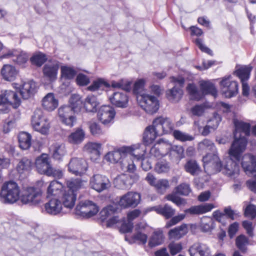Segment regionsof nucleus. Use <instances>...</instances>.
I'll use <instances>...</instances> for the list:
<instances>
[{
  "label": "nucleus",
  "mask_w": 256,
  "mask_h": 256,
  "mask_svg": "<svg viewBox=\"0 0 256 256\" xmlns=\"http://www.w3.org/2000/svg\"><path fill=\"white\" fill-rule=\"evenodd\" d=\"M186 90L190 96V99L199 100L202 98V95L195 84H188L186 87Z\"/></svg>",
  "instance_id": "nucleus-51"
},
{
  "label": "nucleus",
  "mask_w": 256,
  "mask_h": 256,
  "mask_svg": "<svg viewBox=\"0 0 256 256\" xmlns=\"http://www.w3.org/2000/svg\"><path fill=\"white\" fill-rule=\"evenodd\" d=\"M245 216L254 219L256 216V206L253 204L248 205L244 210Z\"/></svg>",
  "instance_id": "nucleus-64"
},
{
  "label": "nucleus",
  "mask_w": 256,
  "mask_h": 256,
  "mask_svg": "<svg viewBox=\"0 0 256 256\" xmlns=\"http://www.w3.org/2000/svg\"><path fill=\"white\" fill-rule=\"evenodd\" d=\"M44 207L46 212L48 214L52 215H56L61 212L62 204L58 198H52L45 204Z\"/></svg>",
  "instance_id": "nucleus-27"
},
{
  "label": "nucleus",
  "mask_w": 256,
  "mask_h": 256,
  "mask_svg": "<svg viewBox=\"0 0 256 256\" xmlns=\"http://www.w3.org/2000/svg\"><path fill=\"white\" fill-rule=\"evenodd\" d=\"M156 126H152L146 128L143 134V140L146 144L152 143L158 136H160Z\"/></svg>",
  "instance_id": "nucleus-30"
},
{
  "label": "nucleus",
  "mask_w": 256,
  "mask_h": 256,
  "mask_svg": "<svg viewBox=\"0 0 256 256\" xmlns=\"http://www.w3.org/2000/svg\"><path fill=\"white\" fill-rule=\"evenodd\" d=\"M58 69L59 63L57 60H50L43 67L44 76L50 81L54 80L57 78Z\"/></svg>",
  "instance_id": "nucleus-15"
},
{
  "label": "nucleus",
  "mask_w": 256,
  "mask_h": 256,
  "mask_svg": "<svg viewBox=\"0 0 256 256\" xmlns=\"http://www.w3.org/2000/svg\"><path fill=\"white\" fill-rule=\"evenodd\" d=\"M42 106L45 110L52 111L58 106V100L52 93H48L43 98Z\"/></svg>",
  "instance_id": "nucleus-34"
},
{
  "label": "nucleus",
  "mask_w": 256,
  "mask_h": 256,
  "mask_svg": "<svg viewBox=\"0 0 256 256\" xmlns=\"http://www.w3.org/2000/svg\"><path fill=\"white\" fill-rule=\"evenodd\" d=\"M98 104L96 97L94 96H88L84 102V107L87 112H96Z\"/></svg>",
  "instance_id": "nucleus-44"
},
{
  "label": "nucleus",
  "mask_w": 256,
  "mask_h": 256,
  "mask_svg": "<svg viewBox=\"0 0 256 256\" xmlns=\"http://www.w3.org/2000/svg\"><path fill=\"white\" fill-rule=\"evenodd\" d=\"M146 225L145 224L140 223L136 226L135 230L136 234L133 236V238L139 241L142 244H145L147 242V236L142 233V230L145 229Z\"/></svg>",
  "instance_id": "nucleus-40"
},
{
  "label": "nucleus",
  "mask_w": 256,
  "mask_h": 256,
  "mask_svg": "<svg viewBox=\"0 0 256 256\" xmlns=\"http://www.w3.org/2000/svg\"><path fill=\"white\" fill-rule=\"evenodd\" d=\"M222 93L226 98L236 96L238 92V85L236 82L232 80L231 76L224 77L220 82Z\"/></svg>",
  "instance_id": "nucleus-9"
},
{
  "label": "nucleus",
  "mask_w": 256,
  "mask_h": 256,
  "mask_svg": "<svg viewBox=\"0 0 256 256\" xmlns=\"http://www.w3.org/2000/svg\"><path fill=\"white\" fill-rule=\"evenodd\" d=\"M128 148L123 146L120 148L107 153L105 156V159L112 163H117L120 162L121 159H123V157L126 156V150Z\"/></svg>",
  "instance_id": "nucleus-24"
},
{
  "label": "nucleus",
  "mask_w": 256,
  "mask_h": 256,
  "mask_svg": "<svg viewBox=\"0 0 256 256\" xmlns=\"http://www.w3.org/2000/svg\"><path fill=\"white\" fill-rule=\"evenodd\" d=\"M37 86L33 80H29L23 83L19 88V94L24 99H28L36 92Z\"/></svg>",
  "instance_id": "nucleus-21"
},
{
  "label": "nucleus",
  "mask_w": 256,
  "mask_h": 256,
  "mask_svg": "<svg viewBox=\"0 0 256 256\" xmlns=\"http://www.w3.org/2000/svg\"><path fill=\"white\" fill-rule=\"evenodd\" d=\"M111 103L116 107L124 108L128 106V98L124 93L114 92L112 96L110 98Z\"/></svg>",
  "instance_id": "nucleus-28"
},
{
  "label": "nucleus",
  "mask_w": 256,
  "mask_h": 256,
  "mask_svg": "<svg viewBox=\"0 0 256 256\" xmlns=\"http://www.w3.org/2000/svg\"><path fill=\"white\" fill-rule=\"evenodd\" d=\"M89 128L91 134L94 136H99L105 134L100 126L95 122H90Z\"/></svg>",
  "instance_id": "nucleus-60"
},
{
  "label": "nucleus",
  "mask_w": 256,
  "mask_h": 256,
  "mask_svg": "<svg viewBox=\"0 0 256 256\" xmlns=\"http://www.w3.org/2000/svg\"><path fill=\"white\" fill-rule=\"evenodd\" d=\"M153 125L156 126L160 134L162 135L170 132L174 128V124L168 118L158 117L153 120Z\"/></svg>",
  "instance_id": "nucleus-14"
},
{
  "label": "nucleus",
  "mask_w": 256,
  "mask_h": 256,
  "mask_svg": "<svg viewBox=\"0 0 256 256\" xmlns=\"http://www.w3.org/2000/svg\"><path fill=\"white\" fill-rule=\"evenodd\" d=\"M192 192L190 186L187 183H182L175 188L176 194L187 196Z\"/></svg>",
  "instance_id": "nucleus-53"
},
{
  "label": "nucleus",
  "mask_w": 256,
  "mask_h": 256,
  "mask_svg": "<svg viewBox=\"0 0 256 256\" xmlns=\"http://www.w3.org/2000/svg\"><path fill=\"white\" fill-rule=\"evenodd\" d=\"M28 58V56L26 52L20 50H18L13 62L18 65H22L25 64Z\"/></svg>",
  "instance_id": "nucleus-55"
},
{
  "label": "nucleus",
  "mask_w": 256,
  "mask_h": 256,
  "mask_svg": "<svg viewBox=\"0 0 256 256\" xmlns=\"http://www.w3.org/2000/svg\"><path fill=\"white\" fill-rule=\"evenodd\" d=\"M123 169H126L130 172H133L136 169L134 160L130 156H126L120 162Z\"/></svg>",
  "instance_id": "nucleus-50"
},
{
  "label": "nucleus",
  "mask_w": 256,
  "mask_h": 256,
  "mask_svg": "<svg viewBox=\"0 0 256 256\" xmlns=\"http://www.w3.org/2000/svg\"><path fill=\"white\" fill-rule=\"evenodd\" d=\"M234 126V140L230 148V152L234 158H238L246 148L248 142L246 137L250 134V126L248 123L236 120Z\"/></svg>",
  "instance_id": "nucleus-2"
},
{
  "label": "nucleus",
  "mask_w": 256,
  "mask_h": 256,
  "mask_svg": "<svg viewBox=\"0 0 256 256\" xmlns=\"http://www.w3.org/2000/svg\"><path fill=\"white\" fill-rule=\"evenodd\" d=\"M62 183L57 180L52 181L47 188L48 196H60L64 190Z\"/></svg>",
  "instance_id": "nucleus-35"
},
{
  "label": "nucleus",
  "mask_w": 256,
  "mask_h": 256,
  "mask_svg": "<svg viewBox=\"0 0 256 256\" xmlns=\"http://www.w3.org/2000/svg\"><path fill=\"white\" fill-rule=\"evenodd\" d=\"M36 167L38 172L41 174H46L51 166L50 158L48 154H42L36 160Z\"/></svg>",
  "instance_id": "nucleus-22"
},
{
  "label": "nucleus",
  "mask_w": 256,
  "mask_h": 256,
  "mask_svg": "<svg viewBox=\"0 0 256 256\" xmlns=\"http://www.w3.org/2000/svg\"><path fill=\"white\" fill-rule=\"evenodd\" d=\"M185 170L191 175L195 176L200 174V168L195 160H188L184 165Z\"/></svg>",
  "instance_id": "nucleus-45"
},
{
  "label": "nucleus",
  "mask_w": 256,
  "mask_h": 256,
  "mask_svg": "<svg viewBox=\"0 0 256 256\" xmlns=\"http://www.w3.org/2000/svg\"><path fill=\"white\" fill-rule=\"evenodd\" d=\"M252 67L250 66H243L238 69L235 73L242 82H246L249 78Z\"/></svg>",
  "instance_id": "nucleus-46"
},
{
  "label": "nucleus",
  "mask_w": 256,
  "mask_h": 256,
  "mask_svg": "<svg viewBox=\"0 0 256 256\" xmlns=\"http://www.w3.org/2000/svg\"><path fill=\"white\" fill-rule=\"evenodd\" d=\"M98 212L97 206L92 202L88 200L80 202L75 209L76 215L86 218L94 216Z\"/></svg>",
  "instance_id": "nucleus-7"
},
{
  "label": "nucleus",
  "mask_w": 256,
  "mask_h": 256,
  "mask_svg": "<svg viewBox=\"0 0 256 256\" xmlns=\"http://www.w3.org/2000/svg\"><path fill=\"white\" fill-rule=\"evenodd\" d=\"M242 166L246 172H256V157L250 154H246L242 159Z\"/></svg>",
  "instance_id": "nucleus-25"
},
{
  "label": "nucleus",
  "mask_w": 256,
  "mask_h": 256,
  "mask_svg": "<svg viewBox=\"0 0 256 256\" xmlns=\"http://www.w3.org/2000/svg\"><path fill=\"white\" fill-rule=\"evenodd\" d=\"M50 150L54 159L60 160L66 154L64 146L63 144L56 143L50 148Z\"/></svg>",
  "instance_id": "nucleus-43"
},
{
  "label": "nucleus",
  "mask_w": 256,
  "mask_h": 256,
  "mask_svg": "<svg viewBox=\"0 0 256 256\" xmlns=\"http://www.w3.org/2000/svg\"><path fill=\"white\" fill-rule=\"evenodd\" d=\"M100 147L101 144H100L89 142L85 144L84 150L90 154L98 156L100 154Z\"/></svg>",
  "instance_id": "nucleus-48"
},
{
  "label": "nucleus",
  "mask_w": 256,
  "mask_h": 256,
  "mask_svg": "<svg viewBox=\"0 0 256 256\" xmlns=\"http://www.w3.org/2000/svg\"><path fill=\"white\" fill-rule=\"evenodd\" d=\"M170 155L175 156L178 159H182L184 158V149L180 146H172L170 148Z\"/></svg>",
  "instance_id": "nucleus-58"
},
{
  "label": "nucleus",
  "mask_w": 256,
  "mask_h": 256,
  "mask_svg": "<svg viewBox=\"0 0 256 256\" xmlns=\"http://www.w3.org/2000/svg\"><path fill=\"white\" fill-rule=\"evenodd\" d=\"M188 232L186 224H182L180 226L170 230L168 232L169 238L170 239L178 240Z\"/></svg>",
  "instance_id": "nucleus-37"
},
{
  "label": "nucleus",
  "mask_w": 256,
  "mask_h": 256,
  "mask_svg": "<svg viewBox=\"0 0 256 256\" xmlns=\"http://www.w3.org/2000/svg\"><path fill=\"white\" fill-rule=\"evenodd\" d=\"M214 206L212 204L206 203L190 207L185 210V212L191 214H200L210 211Z\"/></svg>",
  "instance_id": "nucleus-32"
},
{
  "label": "nucleus",
  "mask_w": 256,
  "mask_h": 256,
  "mask_svg": "<svg viewBox=\"0 0 256 256\" xmlns=\"http://www.w3.org/2000/svg\"><path fill=\"white\" fill-rule=\"evenodd\" d=\"M46 54L38 52L30 58V61L33 64L40 67L46 61Z\"/></svg>",
  "instance_id": "nucleus-56"
},
{
  "label": "nucleus",
  "mask_w": 256,
  "mask_h": 256,
  "mask_svg": "<svg viewBox=\"0 0 256 256\" xmlns=\"http://www.w3.org/2000/svg\"><path fill=\"white\" fill-rule=\"evenodd\" d=\"M88 168L86 162L82 158H72L68 164V171L76 176L84 174Z\"/></svg>",
  "instance_id": "nucleus-11"
},
{
  "label": "nucleus",
  "mask_w": 256,
  "mask_h": 256,
  "mask_svg": "<svg viewBox=\"0 0 256 256\" xmlns=\"http://www.w3.org/2000/svg\"><path fill=\"white\" fill-rule=\"evenodd\" d=\"M62 76L67 79H72L76 75V71L72 68L68 66H62L61 68Z\"/></svg>",
  "instance_id": "nucleus-63"
},
{
  "label": "nucleus",
  "mask_w": 256,
  "mask_h": 256,
  "mask_svg": "<svg viewBox=\"0 0 256 256\" xmlns=\"http://www.w3.org/2000/svg\"><path fill=\"white\" fill-rule=\"evenodd\" d=\"M173 136L176 140L182 142L192 141L194 139V137L192 136L179 130H174L173 132Z\"/></svg>",
  "instance_id": "nucleus-52"
},
{
  "label": "nucleus",
  "mask_w": 256,
  "mask_h": 256,
  "mask_svg": "<svg viewBox=\"0 0 256 256\" xmlns=\"http://www.w3.org/2000/svg\"><path fill=\"white\" fill-rule=\"evenodd\" d=\"M20 189L18 184L13 181L5 182L0 192V201L5 204H13L20 198Z\"/></svg>",
  "instance_id": "nucleus-3"
},
{
  "label": "nucleus",
  "mask_w": 256,
  "mask_h": 256,
  "mask_svg": "<svg viewBox=\"0 0 256 256\" xmlns=\"http://www.w3.org/2000/svg\"><path fill=\"white\" fill-rule=\"evenodd\" d=\"M154 187L158 192L164 194L166 190L170 187L169 182L166 179L158 180Z\"/></svg>",
  "instance_id": "nucleus-59"
},
{
  "label": "nucleus",
  "mask_w": 256,
  "mask_h": 256,
  "mask_svg": "<svg viewBox=\"0 0 256 256\" xmlns=\"http://www.w3.org/2000/svg\"><path fill=\"white\" fill-rule=\"evenodd\" d=\"M42 194L40 190L34 187H29L20 197V201L24 204L37 206L42 202Z\"/></svg>",
  "instance_id": "nucleus-8"
},
{
  "label": "nucleus",
  "mask_w": 256,
  "mask_h": 256,
  "mask_svg": "<svg viewBox=\"0 0 256 256\" xmlns=\"http://www.w3.org/2000/svg\"><path fill=\"white\" fill-rule=\"evenodd\" d=\"M164 241V236L162 230H158L154 232L148 242L150 247H154L160 245Z\"/></svg>",
  "instance_id": "nucleus-47"
},
{
  "label": "nucleus",
  "mask_w": 256,
  "mask_h": 256,
  "mask_svg": "<svg viewBox=\"0 0 256 256\" xmlns=\"http://www.w3.org/2000/svg\"><path fill=\"white\" fill-rule=\"evenodd\" d=\"M90 185L91 188L100 192L110 188L111 184L106 176L98 174L91 177L90 180Z\"/></svg>",
  "instance_id": "nucleus-10"
},
{
  "label": "nucleus",
  "mask_w": 256,
  "mask_h": 256,
  "mask_svg": "<svg viewBox=\"0 0 256 256\" xmlns=\"http://www.w3.org/2000/svg\"><path fill=\"white\" fill-rule=\"evenodd\" d=\"M20 147L22 150H28L31 146V135L26 132H21L18 136Z\"/></svg>",
  "instance_id": "nucleus-42"
},
{
  "label": "nucleus",
  "mask_w": 256,
  "mask_h": 256,
  "mask_svg": "<svg viewBox=\"0 0 256 256\" xmlns=\"http://www.w3.org/2000/svg\"><path fill=\"white\" fill-rule=\"evenodd\" d=\"M248 238L244 235H240L238 236L236 240V246L242 252H246V246L248 244Z\"/></svg>",
  "instance_id": "nucleus-57"
},
{
  "label": "nucleus",
  "mask_w": 256,
  "mask_h": 256,
  "mask_svg": "<svg viewBox=\"0 0 256 256\" xmlns=\"http://www.w3.org/2000/svg\"><path fill=\"white\" fill-rule=\"evenodd\" d=\"M74 113L68 106H62L58 110V114L60 120L66 126L72 127L76 122V118L74 116Z\"/></svg>",
  "instance_id": "nucleus-13"
},
{
  "label": "nucleus",
  "mask_w": 256,
  "mask_h": 256,
  "mask_svg": "<svg viewBox=\"0 0 256 256\" xmlns=\"http://www.w3.org/2000/svg\"><path fill=\"white\" fill-rule=\"evenodd\" d=\"M198 150L202 152H207V154L203 157L202 160L204 162V158L209 155L212 156L214 154L218 156V152L214 143L210 140L206 138L200 142L198 146Z\"/></svg>",
  "instance_id": "nucleus-18"
},
{
  "label": "nucleus",
  "mask_w": 256,
  "mask_h": 256,
  "mask_svg": "<svg viewBox=\"0 0 256 256\" xmlns=\"http://www.w3.org/2000/svg\"><path fill=\"white\" fill-rule=\"evenodd\" d=\"M200 86L203 92L210 94L214 97L217 95V90L214 84L210 82H204L201 83Z\"/></svg>",
  "instance_id": "nucleus-49"
},
{
  "label": "nucleus",
  "mask_w": 256,
  "mask_h": 256,
  "mask_svg": "<svg viewBox=\"0 0 256 256\" xmlns=\"http://www.w3.org/2000/svg\"><path fill=\"white\" fill-rule=\"evenodd\" d=\"M70 106L74 113L80 112L84 106V102L79 94H72L69 100Z\"/></svg>",
  "instance_id": "nucleus-39"
},
{
  "label": "nucleus",
  "mask_w": 256,
  "mask_h": 256,
  "mask_svg": "<svg viewBox=\"0 0 256 256\" xmlns=\"http://www.w3.org/2000/svg\"><path fill=\"white\" fill-rule=\"evenodd\" d=\"M213 216L216 220L224 224L226 217L234 220L238 218L240 214L238 213H236L234 210H232L230 207H227L224 209V213L219 210L214 212H213Z\"/></svg>",
  "instance_id": "nucleus-17"
},
{
  "label": "nucleus",
  "mask_w": 256,
  "mask_h": 256,
  "mask_svg": "<svg viewBox=\"0 0 256 256\" xmlns=\"http://www.w3.org/2000/svg\"><path fill=\"white\" fill-rule=\"evenodd\" d=\"M206 108L202 104H197L190 108V113L193 116L200 117L204 115Z\"/></svg>",
  "instance_id": "nucleus-62"
},
{
  "label": "nucleus",
  "mask_w": 256,
  "mask_h": 256,
  "mask_svg": "<svg viewBox=\"0 0 256 256\" xmlns=\"http://www.w3.org/2000/svg\"><path fill=\"white\" fill-rule=\"evenodd\" d=\"M60 196L64 207L70 209L74 207L76 199V194L72 193L64 188Z\"/></svg>",
  "instance_id": "nucleus-33"
},
{
  "label": "nucleus",
  "mask_w": 256,
  "mask_h": 256,
  "mask_svg": "<svg viewBox=\"0 0 256 256\" xmlns=\"http://www.w3.org/2000/svg\"><path fill=\"white\" fill-rule=\"evenodd\" d=\"M85 136V132L81 128H78L68 136V141L72 144H78L82 142Z\"/></svg>",
  "instance_id": "nucleus-36"
},
{
  "label": "nucleus",
  "mask_w": 256,
  "mask_h": 256,
  "mask_svg": "<svg viewBox=\"0 0 256 256\" xmlns=\"http://www.w3.org/2000/svg\"><path fill=\"white\" fill-rule=\"evenodd\" d=\"M115 116L114 108L108 106H101L98 112V120L104 124L110 123Z\"/></svg>",
  "instance_id": "nucleus-16"
},
{
  "label": "nucleus",
  "mask_w": 256,
  "mask_h": 256,
  "mask_svg": "<svg viewBox=\"0 0 256 256\" xmlns=\"http://www.w3.org/2000/svg\"><path fill=\"white\" fill-rule=\"evenodd\" d=\"M87 182L80 178H71L66 180V190L76 194L78 190L84 189L86 188Z\"/></svg>",
  "instance_id": "nucleus-23"
},
{
  "label": "nucleus",
  "mask_w": 256,
  "mask_h": 256,
  "mask_svg": "<svg viewBox=\"0 0 256 256\" xmlns=\"http://www.w3.org/2000/svg\"><path fill=\"white\" fill-rule=\"evenodd\" d=\"M140 196L138 193L129 192L120 197L118 204L123 208L136 207L140 203Z\"/></svg>",
  "instance_id": "nucleus-12"
},
{
  "label": "nucleus",
  "mask_w": 256,
  "mask_h": 256,
  "mask_svg": "<svg viewBox=\"0 0 256 256\" xmlns=\"http://www.w3.org/2000/svg\"><path fill=\"white\" fill-rule=\"evenodd\" d=\"M128 148L126 150V156L130 158L136 159L137 160L142 159L146 152V148L144 144H137L131 146H126Z\"/></svg>",
  "instance_id": "nucleus-20"
},
{
  "label": "nucleus",
  "mask_w": 256,
  "mask_h": 256,
  "mask_svg": "<svg viewBox=\"0 0 256 256\" xmlns=\"http://www.w3.org/2000/svg\"><path fill=\"white\" fill-rule=\"evenodd\" d=\"M32 164L30 160L26 158H23L17 164L16 170L20 174H25L31 170Z\"/></svg>",
  "instance_id": "nucleus-41"
},
{
  "label": "nucleus",
  "mask_w": 256,
  "mask_h": 256,
  "mask_svg": "<svg viewBox=\"0 0 256 256\" xmlns=\"http://www.w3.org/2000/svg\"><path fill=\"white\" fill-rule=\"evenodd\" d=\"M170 82L175 84V86L171 89L168 90L166 96L168 100L172 102H178L182 98L183 90L182 88L184 84V78L180 76L178 77L172 76Z\"/></svg>",
  "instance_id": "nucleus-5"
},
{
  "label": "nucleus",
  "mask_w": 256,
  "mask_h": 256,
  "mask_svg": "<svg viewBox=\"0 0 256 256\" xmlns=\"http://www.w3.org/2000/svg\"><path fill=\"white\" fill-rule=\"evenodd\" d=\"M1 74L6 80H14L18 74V70L11 64H4L1 69Z\"/></svg>",
  "instance_id": "nucleus-26"
},
{
  "label": "nucleus",
  "mask_w": 256,
  "mask_h": 256,
  "mask_svg": "<svg viewBox=\"0 0 256 256\" xmlns=\"http://www.w3.org/2000/svg\"><path fill=\"white\" fill-rule=\"evenodd\" d=\"M188 251L190 256H210V248L203 243H194L189 248Z\"/></svg>",
  "instance_id": "nucleus-19"
},
{
  "label": "nucleus",
  "mask_w": 256,
  "mask_h": 256,
  "mask_svg": "<svg viewBox=\"0 0 256 256\" xmlns=\"http://www.w3.org/2000/svg\"><path fill=\"white\" fill-rule=\"evenodd\" d=\"M152 210H154L158 214H162L166 219L172 217L175 214V210L168 204H166L164 206H159L148 208L146 210V212Z\"/></svg>",
  "instance_id": "nucleus-29"
},
{
  "label": "nucleus",
  "mask_w": 256,
  "mask_h": 256,
  "mask_svg": "<svg viewBox=\"0 0 256 256\" xmlns=\"http://www.w3.org/2000/svg\"><path fill=\"white\" fill-rule=\"evenodd\" d=\"M31 124L33 129L43 135H48L50 132V123L40 109L34 110L32 117Z\"/></svg>",
  "instance_id": "nucleus-4"
},
{
  "label": "nucleus",
  "mask_w": 256,
  "mask_h": 256,
  "mask_svg": "<svg viewBox=\"0 0 256 256\" xmlns=\"http://www.w3.org/2000/svg\"><path fill=\"white\" fill-rule=\"evenodd\" d=\"M130 178L125 174H122L116 178L114 180L115 187L119 189H126L130 186Z\"/></svg>",
  "instance_id": "nucleus-38"
},
{
  "label": "nucleus",
  "mask_w": 256,
  "mask_h": 256,
  "mask_svg": "<svg viewBox=\"0 0 256 256\" xmlns=\"http://www.w3.org/2000/svg\"><path fill=\"white\" fill-rule=\"evenodd\" d=\"M137 101L140 107L148 114L156 112L159 108L157 98L148 94L137 96Z\"/></svg>",
  "instance_id": "nucleus-6"
},
{
  "label": "nucleus",
  "mask_w": 256,
  "mask_h": 256,
  "mask_svg": "<svg viewBox=\"0 0 256 256\" xmlns=\"http://www.w3.org/2000/svg\"><path fill=\"white\" fill-rule=\"evenodd\" d=\"M4 92L9 106L14 108H18L21 104V100L16 90H6Z\"/></svg>",
  "instance_id": "nucleus-31"
},
{
  "label": "nucleus",
  "mask_w": 256,
  "mask_h": 256,
  "mask_svg": "<svg viewBox=\"0 0 256 256\" xmlns=\"http://www.w3.org/2000/svg\"><path fill=\"white\" fill-rule=\"evenodd\" d=\"M230 158L228 159L225 163L222 164L219 157L216 154H214L212 157L207 156L204 158V168L208 173H215L222 172V173L231 178H236L240 172L238 162L242 158V152L238 158H234L230 152L229 150Z\"/></svg>",
  "instance_id": "nucleus-1"
},
{
  "label": "nucleus",
  "mask_w": 256,
  "mask_h": 256,
  "mask_svg": "<svg viewBox=\"0 0 256 256\" xmlns=\"http://www.w3.org/2000/svg\"><path fill=\"white\" fill-rule=\"evenodd\" d=\"M104 86L109 87L110 84L104 78H98L94 80L88 88L90 90L95 91L103 88Z\"/></svg>",
  "instance_id": "nucleus-54"
},
{
  "label": "nucleus",
  "mask_w": 256,
  "mask_h": 256,
  "mask_svg": "<svg viewBox=\"0 0 256 256\" xmlns=\"http://www.w3.org/2000/svg\"><path fill=\"white\" fill-rule=\"evenodd\" d=\"M144 80L142 79L139 80L135 82L133 91L134 94H136V96L139 95H142L146 94V92L144 90Z\"/></svg>",
  "instance_id": "nucleus-61"
}]
</instances>
